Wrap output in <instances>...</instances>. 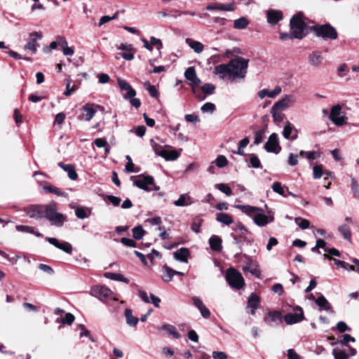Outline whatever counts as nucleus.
<instances>
[{"label": "nucleus", "instance_id": "39", "mask_svg": "<svg viewBox=\"0 0 359 359\" xmlns=\"http://www.w3.org/2000/svg\"><path fill=\"white\" fill-rule=\"evenodd\" d=\"M216 220L225 225H230L233 222V219L231 215L222 212L217 214Z\"/></svg>", "mask_w": 359, "mask_h": 359}, {"label": "nucleus", "instance_id": "56", "mask_svg": "<svg viewBox=\"0 0 359 359\" xmlns=\"http://www.w3.org/2000/svg\"><path fill=\"white\" fill-rule=\"evenodd\" d=\"M272 189L274 192H276L284 197H286V195L285 194L284 189L280 182H273V184H272Z\"/></svg>", "mask_w": 359, "mask_h": 359}, {"label": "nucleus", "instance_id": "43", "mask_svg": "<svg viewBox=\"0 0 359 359\" xmlns=\"http://www.w3.org/2000/svg\"><path fill=\"white\" fill-rule=\"evenodd\" d=\"M104 276L107 278H109L111 280L121 281V282H123L125 283H129V280L128 278H125L121 273L108 272V273H104Z\"/></svg>", "mask_w": 359, "mask_h": 359}, {"label": "nucleus", "instance_id": "7", "mask_svg": "<svg viewBox=\"0 0 359 359\" xmlns=\"http://www.w3.org/2000/svg\"><path fill=\"white\" fill-rule=\"evenodd\" d=\"M329 118L337 126L346 125L348 120V118L341 111V107L339 104H336L332 107Z\"/></svg>", "mask_w": 359, "mask_h": 359}, {"label": "nucleus", "instance_id": "30", "mask_svg": "<svg viewBox=\"0 0 359 359\" xmlns=\"http://www.w3.org/2000/svg\"><path fill=\"white\" fill-rule=\"evenodd\" d=\"M124 314H125V317H126V323L130 327H136L139 322V319H138V318H137L133 315L132 310L130 309H126L125 311H124Z\"/></svg>", "mask_w": 359, "mask_h": 359}, {"label": "nucleus", "instance_id": "47", "mask_svg": "<svg viewBox=\"0 0 359 359\" xmlns=\"http://www.w3.org/2000/svg\"><path fill=\"white\" fill-rule=\"evenodd\" d=\"M43 189L46 191H47V192H50V193L54 194H55L57 196H64V197H65L67 195L65 192L62 191L58 188H57L55 187H53V186H50V185L45 186L43 187Z\"/></svg>", "mask_w": 359, "mask_h": 359}, {"label": "nucleus", "instance_id": "40", "mask_svg": "<svg viewBox=\"0 0 359 359\" xmlns=\"http://www.w3.org/2000/svg\"><path fill=\"white\" fill-rule=\"evenodd\" d=\"M161 329L165 330L168 334L172 335L175 339H180L181 337L176 327L172 325L165 324L161 327Z\"/></svg>", "mask_w": 359, "mask_h": 359}, {"label": "nucleus", "instance_id": "53", "mask_svg": "<svg viewBox=\"0 0 359 359\" xmlns=\"http://www.w3.org/2000/svg\"><path fill=\"white\" fill-rule=\"evenodd\" d=\"M332 355H334V359H348V355L344 351L338 348L333 349Z\"/></svg>", "mask_w": 359, "mask_h": 359}, {"label": "nucleus", "instance_id": "16", "mask_svg": "<svg viewBox=\"0 0 359 359\" xmlns=\"http://www.w3.org/2000/svg\"><path fill=\"white\" fill-rule=\"evenodd\" d=\"M245 264L243 266L244 272H250L256 277H259L261 272L258 268V264L249 257L245 256Z\"/></svg>", "mask_w": 359, "mask_h": 359}, {"label": "nucleus", "instance_id": "32", "mask_svg": "<svg viewBox=\"0 0 359 359\" xmlns=\"http://www.w3.org/2000/svg\"><path fill=\"white\" fill-rule=\"evenodd\" d=\"M193 203L191 198L187 194H181L179 198L174 201V205L177 207L188 206Z\"/></svg>", "mask_w": 359, "mask_h": 359}, {"label": "nucleus", "instance_id": "29", "mask_svg": "<svg viewBox=\"0 0 359 359\" xmlns=\"http://www.w3.org/2000/svg\"><path fill=\"white\" fill-rule=\"evenodd\" d=\"M58 165L67 172L68 177H69L70 180H76L77 179L78 175H77L76 170L73 165L65 164L62 162H60L58 163Z\"/></svg>", "mask_w": 359, "mask_h": 359}, {"label": "nucleus", "instance_id": "10", "mask_svg": "<svg viewBox=\"0 0 359 359\" xmlns=\"http://www.w3.org/2000/svg\"><path fill=\"white\" fill-rule=\"evenodd\" d=\"M92 292L95 297L98 298L99 299L103 302L107 301L109 299H113L114 300H116V298L112 297V291L104 286L94 287L92 290Z\"/></svg>", "mask_w": 359, "mask_h": 359}, {"label": "nucleus", "instance_id": "28", "mask_svg": "<svg viewBox=\"0 0 359 359\" xmlns=\"http://www.w3.org/2000/svg\"><path fill=\"white\" fill-rule=\"evenodd\" d=\"M283 18V14L280 11L270 10L267 13L268 22L271 25L277 24Z\"/></svg>", "mask_w": 359, "mask_h": 359}, {"label": "nucleus", "instance_id": "46", "mask_svg": "<svg viewBox=\"0 0 359 359\" xmlns=\"http://www.w3.org/2000/svg\"><path fill=\"white\" fill-rule=\"evenodd\" d=\"M338 230L346 240L351 241V233L348 224H344L339 226Z\"/></svg>", "mask_w": 359, "mask_h": 359}, {"label": "nucleus", "instance_id": "63", "mask_svg": "<svg viewBox=\"0 0 359 359\" xmlns=\"http://www.w3.org/2000/svg\"><path fill=\"white\" fill-rule=\"evenodd\" d=\"M313 177L315 179L320 178L323 174L322 165H315L313 168Z\"/></svg>", "mask_w": 359, "mask_h": 359}, {"label": "nucleus", "instance_id": "9", "mask_svg": "<svg viewBox=\"0 0 359 359\" xmlns=\"http://www.w3.org/2000/svg\"><path fill=\"white\" fill-rule=\"evenodd\" d=\"M29 39L28 42L25 45L24 49L25 50H29L32 54L36 53L39 44L37 43L38 40L43 38V35L41 32H34L29 34Z\"/></svg>", "mask_w": 359, "mask_h": 359}, {"label": "nucleus", "instance_id": "44", "mask_svg": "<svg viewBox=\"0 0 359 359\" xmlns=\"http://www.w3.org/2000/svg\"><path fill=\"white\" fill-rule=\"evenodd\" d=\"M316 304L320 308V309L330 311L332 309L330 304L323 295L317 298L316 300Z\"/></svg>", "mask_w": 359, "mask_h": 359}, {"label": "nucleus", "instance_id": "45", "mask_svg": "<svg viewBox=\"0 0 359 359\" xmlns=\"http://www.w3.org/2000/svg\"><path fill=\"white\" fill-rule=\"evenodd\" d=\"M15 229L18 231L29 233L32 234L36 235L37 237H41L42 234L39 232H35L34 229L32 226H26V225H17Z\"/></svg>", "mask_w": 359, "mask_h": 359}, {"label": "nucleus", "instance_id": "20", "mask_svg": "<svg viewBox=\"0 0 359 359\" xmlns=\"http://www.w3.org/2000/svg\"><path fill=\"white\" fill-rule=\"evenodd\" d=\"M264 320L267 325L274 326L281 321L280 313L278 311H270L267 313Z\"/></svg>", "mask_w": 359, "mask_h": 359}, {"label": "nucleus", "instance_id": "55", "mask_svg": "<svg viewBox=\"0 0 359 359\" xmlns=\"http://www.w3.org/2000/svg\"><path fill=\"white\" fill-rule=\"evenodd\" d=\"M203 113L212 114L215 110V105L211 102L205 103L201 108Z\"/></svg>", "mask_w": 359, "mask_h": 359}, {"label": "nucleus", "instance_id": "35", "mask_svg": "<svg viewBox=\"0 0 359 359\" xmlns=\"http://www.w3.org/2000/svg\"><path fill=\"white\" fill-rule=\"evenodd\" d=\"M254 222L259 226H264L269 222L268 217L264 215L262 212H258L253 217Z\"/></svg>", "mask_w": 359, "mask_h": 359}, {"label": "nucleus", "instance_id": "58", "mask_svg": "<svg viewBox=\"0 0 359 359\" xmlns=\"http://www.w3.org/2000/svg\"><path fill=\"white\" fill-rule=\"evenodd\" d=\"M202 91L206 95H212L214 93L215 87L212 83H205L201 87Z\"/></svg>", "mask_w": 359, "mask_h": 359}, {"label": "nucleus", "instance_id": "18", "mask_svg": "<svg viewBox=\"0 0 359 359\" xmlns=\"http://www.w3.org/2000/svg\"><path fill=\"white\" fill-rule=\"evenodd\" d=\"M46 240L54 245L57 248L65 252L66 253L71 254L72 252V246L68 242H59V241L55 238H46Z\"/></svg>", "mask_w": 359, "mask_h": 359}, {"label": "nucleus", "instance_id": "1", "mask_svg": "<svg viewBox=\"0 0 359 359\" xmlns=\"http://www.w3.org/2000/svg\"><path fill=\"white\" fill-rule=\"evenodd\" d=\"M249 60L237 57L230 60L228 64H221L214 69V74L224 79L227 76L232 80L243 79L247 74Z\"/></svg>", "mask_w": 359, "mask_h": 359}, {"label": "nucleus", "instance_id": "62", "mask_svg": "<svg viewBox=\"0 0 359 359\" xmlns=\"http://www.w3.org/2000/svg\"><path fill=\"white\" fill-rule=\"evenodd\" d=\"M74 320V316L70 313H67L65 314V316L62 318V324L72 325Z\"/></svg>", "mask_w": 359, "mask_h": 359}, {"label": "nucleus", "instance_id": "25", "mask_svg": "<svg viewBox=\"0 0 359 359\" xmlns=\"http://www.w3.org/2000/svg\"><path fill=\"white\" fill-rule=\"evenodd\" d=\"M234 208L239 209L243 213L246 214L248 216H252L253 215L255 216L257 212H262V210L261 208L251 206L249 205H235Z\"/></svg>", "mask_w": 359, "mask_h": 359}, {"label": "nucleus", "instance_id": "14", "mask_svg": "<svg viewBox=\"0 0 359 359\" xmlns=\"http://www.w3.org/2000/svg\"><path fill=\"white\" fill-rule=\"evenodd\" d=\"M296 97L293 95H286L281 100L276 102L273 106L281 111H283L294 104Z\"/></svg>", "mask_w": 359, "mask_h": 359}, {"label": "nucleus", "instance_id": "2", "mask_svg": "<svg viewBox=\"0 0 359 359\" xmlns=\"http://www.w3.org/2000/svg\"><path fill=\"white\" fill-rule=\"evenodd\" d=\"M44 217L53 226L61 227L67 221V216L57 212V204L51 202L45 205Z\"/></svg>", "mask_w": 359, "mask_h": 359}, {"label": "nucleus", "instance_id": "12", "mask_svg": "<svg viewBox=\"0 0 359 359\" xmlns=\"http://www.w3.org/2000/svg\"><path fill=\"white\" fill-rule=\"evenodd\" d=\"M25 212L30 218L41 219L44 217L45 206L32 205L25 208Z\"/></svg>", "mask_w": 359, "mask_h": 359}, {"label": "nucleus", "instance_id": "54", "mask_svg": "<svg viewBox=\"0 0 359 359\" xmlns=\"http://www.w3.org/2000/svg\"><path fill=\"white\" fill-rule=\"evenodd\" d=\"M351 188L355 198H359V184L354 177L351 180Z\"/></svg>", "mask_w": 359, "mask_h": 359}, {"label": "nucleus", "instance_id": "36", "mask_svg": "<svg viewBox=\"0 0 359 359\" xmlns=\"http://www.w3.org/2000/svg\"><path fill=\"white\" fill-rule=\"evenodd\" d=\"M175 270L170 268L169 266L165 265L163 267V273H162V280L165 283H169L172 280L173 276H175Z\"/></svg>", "mask_w": 359, "mask_h": 359}, {"label": "nucleus", "instance_id": "6", "mask_svg": "<svg viewBox=\"0 0 359 359\" xmlns=\"http://www.w3.org/2000/svg\"><path fill=\"white\" fill-rule=\"evenodd\" d=\"M313 31L316 36L325 39L334 40L338 36L335 28L330 24L315 26Z\"/></svg>", "mask_w": 359, "mask_h": 359}, {"label": "nucleus", "instance_id": "4", "mask_svg": "<svg viewBox=\"0 0 359 359\" xmlns=\"http://www.w3.org/2000/svg\"><path fill=\"white\" fill-rule=\"evenodd\" d=\"M225 277L229 285L235 290H241L245 285L242 274L234 268L227 269Z\"/></svg>", "mask_w": 359, "mask_h": 359}, {"label": "nucleus", "instance_id": "57", "mask_svg": "<svg viewBox=\"0 0 359 359\" xmlns=\"http://www.w3.org/2000/svg\"><path fill=\"white\" fill-rule=\"evenodd\" d=\"M146 89L149 93L150 95L153 97H157L158 95V93L156 87L153 85H151L149 82H146L144 84Z\"/></svg>", "mask_w": 359, "mask_h": 359}, {"label": "nucleus", "instance_id": "26", "mask_svg": "<svg viewBox=\"0 0 359 359\" xmlns=\"http://www.w3.org/2000/svg\"><path fill=\"white\" fill-rule=\"evenodd\" d=\"M323 61V57L320 52L314 51L311 53L309 56V64L314 67H318L320 66Z\"/></svg>", "mask_w": 359, "mask_h": 359}, {"label": "nucleus", "instance_id": "60", "mask_svg": "<svg viewBox=\"0 0 359 359\" xmlns=\"http://www.w3.org/2000/svg\"><path fill=\"white\" fill-rule=\"evenodd\" d=\"M264 131L263 130H257L255 133L254 144L256 145L259 144L264 140Z\"/></svg>", "mask_w": 359, "mask_h": 359}, {"label": "nucleus", "instance_id": "21", "mask_svg": "<svg viewBox=\"0 0 359 359\" xmlns=\"http://www.w3.org/2000/svg\"><path fill=\"white\" fill-rule=\"evenodd\" d=\"M118 85L121 90H126L127 93L123 95V97H135L136 91L132 88L128 82L122 79H118Z\"/></svg>", "mask_w": 359, "mask_h": 359}, {"label": "nucleus", "instance_id": "33", "mask_svg": "<svg viewBox=\"0 0 359 359\" xmlns=\"http://www.w3.org/2000/svg\"><path fill=\"white\" fill-rule=\"evenodd\" d=\"M186 43L196 53H201L204 50L203 44L199 41L187 38L186 39Z\"/></svg>", "mask_w": 359, "mask_h": 359}, {"label": "nucleus", "instance_id": "52", "mask_svg": "<svg viewBox=\"0 0 359 359\" xmlns=\"http://www.w3.org/2000/svg\"><path fill=\"white\" fill-rule=\"evenodd\" d=\"M215 187L219 189L220 191L225 194L226 196H230L232 194V191L230 187L226 184H217Z\"/></svg>", "mask_w": 359, "mask_h": 359}, {"label": "nucleus", "instance_id": "50", "mask_svg": "<svg viewBox=\"0 0 359 359\" xmlns=\"http://www.w3.org/2000/svg\"><path fill=\"white\" fill-rule=\"evenodd\" d=\"M299 156L302 157H306L309 160H314L319 157V154L316 151H300Z\"/></svg>", "mask_w": 359, "mask_h": 359}, {"label": "nucleus", "instance_id": "59", "mask_svg": "<svg viewBox=\"0 0 359 359\" xmlns=\"http://www.w3.org/2000/svg\"><path fill=\"white\" fill-rule=\"evenodd\" d=\"M215 163H216V165L219 168H224L225 167L227 163H228V160L227 158L223 156V155H219L217 156V158H216L215 160Z\"/></svg>", "mask_w": 359, "mask_h": 359}, {"label": "nucleus", "instance_id": "22", "mask_svg": "<svg viewBox=\"0 0 359 359\" xmlns=\"http://www.w3.org/2000/svg\"><path fill=\"white\" fill-rule=\"evenodd\" d=\"M118 50H123L124 52L121 54L123 59L130 61L134 58V54L133 53V46L131 44L122 43L119 46L117 47Z\"/></svg>", "mask_w": 359, "mask_h": 359}, {"label": "nucleus", "instance_id": "15", "mask_svg": "<svg viewBox=\"0 0 359 359\" xmlns=\"http://www.w3.org/2000/svg\"><path fill=\"white\" fill-rule=\"evenodd\" d=\"M100 107L99 105L94 104H86L83 106L82 110L83 111L81 116H79L80 120H85L86 121H90L95 116L96 113L95 108Z\"/></svg>", "mask_w": 359, "mask_h": 359}, {"label": "nucleus", "instance_id": "41", "mask_svg": "<svg viewBox=\"0 0 359 359\" xmlns=\"http://www.w3.org/2000/svg\"><path fill=\"white\" fill-rule=\"evenodd\" d=\"M249 23L250 22L246 17H241L233 21V27L236 29H243L248 26Z\"/></svg>", "mask_w": 359, "mask_h": 359}, {"label": "nucleus", "instance_id": "19", "mask_svg": "<svg viewBox=\"0 0 359 359\" xmlns=\"http://www.w3.org/2000/svg\"><path fill=\"white\" fill-rule=\"evenodd\" d=\"M193 304L200 311L201 316L205 318H209L210 316V310L204 305L202 300L198 297H192Z\"/></svg>", "mask_w": 359, "mask_h": 359}, {"label": "nucleus", "instance_id": "5", "mask_svg": "<svg viewBox=\"0 0 359 359\" xmlns=\"http://www.w3.org/2000/svg\"><path fill=\"white\" fill-rule=\"evenodd\" d=\"M131 180L133 181L134 185L147 191L159 189L158 187L155 186L154 180L151 176H132Z\"/></svg>", "mask_w": 359, "mask_h": 359}, {"label": "nucleus", "instance_id": "27", "mask_svg": "<svg viewBox=\"0 0 359 359\" xmlns=\"http://www.w3.org/2000/svg\"><path fill=\"white\" fill-rule=\"evenodd\" d=\"M259 302L260 299L259 297L255 293H252L248 297V306L251 309L250 313L252 316L255 314V310L258 308Z\"/></svg>", "mask_w": 359, "mask_h": 359}, {"label": "nucleus", "instance_id": "64", "mask_svg": "<svg viewBox=\"0 0 359 359\" xmlns=\"http://www.w3.org/2000/svg\"><path fill=\"white\" fill-rule=\"evenodd\" d=\"M250 162L251 166L254 168H258L261 166L260 161L256 155H254V154L252 155V156L250 159Z\"/></svg>", "mask_w": 359, "mask_h": 359}, {"label": "nucleus", "instance_id": "49", "mask_svg": "<svg viewBox=\"0 0 359 359\" xmlns=\"http://www.w3.org/2000/svg\"><path fill=\"white\" fill-rule=\"evenodd\" d=\"M151 146L156 155L161 157L164 156L165 154V149L163 146L154 142V141H151Z\"/></svg>", "mask_w": 359, "mask_h": 359}, {"label": "nucleus", "instance_id": "3", "mask_svg": "<svg viewBox=\"0 0 359 359\" xmlns=\"http://www.w3.org/2000/svg\"><path fill=\"white\" fill-rule=\"evenodd\" d=\"M306 27V25L300 14H297L291 18L290 31L294 39H303L306 34L305 32Z\"/></svg>", "mask_w": 359, "mask_h": 359}, {"label": "nucleus", "instance_id": "17", "mask_svg": "<svg viewBox=\"0 0 359 359\" xmlns=\"http://www.w3.org/2000/svg\"><path fill=\"white\" fill-rule=\"evenodd\" d=\"M282 135L284 138L294 141L298 137V130L290 121H286Z\"/></svg>", "mask_w": 359, "mask_h": 359}, {"label": "nucleus", "instance_id": "31", "mask_svg": "<svg viewBox=\"0 0 359 359\" xmlns=\"http://www.w3.org/2000/svg\"><path fill=\"white\" fill-rule=\"evenodd\" d=\"M92 213V209L87 207H77L75 209V215L77 218L83 219L90 216Z\"/></svg>", "mask_w": 359, "mask_h": 359}, {"label": "nucleus", "instance_id": "51", "mask_svg": "<svg viewBox=\"0 0 359 359\" xmlns=\"http://www.w3.org/2000/svg\"><path fill=\"white\" fill-rule=\"evenodd\" d=\"M295 223L302 229H306L310 226V222L306 219H302L301 217H296Z\"/></svg>", "mask_w": 359, "mask_h": 359}, {"label": "nucleus", "instance_id": "42", "mask_svg": "<svg viewBox=\"0 0 359 359\" xmlns=\"http://www.w3.org/2000/svg\"><path fill=\"white\" fill-rule=\"evenodd\" d=\"M182 150V149H180L179 151L165 149V154L164 155V156H163V158H165L166 161H175L179 158Z\"/></svg>", "mask_w": 359, "mask_h": 359}, {"label": "nucleus", "instance_id": "23", "mask_svg": "<svg viewBox=\"0 0 359 359\" xmlns=\"http://www.w3.org/2000/svg\"><path fill=\"white\" fill-rule=\"evenodd\" d=\"M208 11H235V6L233 4H221L216 3L215 4L208 5L206 7Z\"/></svg>", "mask_w": 359, "mask_h": 359}, {"label": "nucleus", "instance_id": "34", "mask_svg": "<svg viewBox=\"0 0 359 359\" xmlns=\"http://www.w3.org/2000/svg\"><path fill=\"white\" fill-rule=\"evenodd\" d=\"M189 252L187 248H182L174 253V258L182 262H187Z\"/></svg>", "mask_w": 359, "mask_h": 359}, {"label": "nucleus", "instance_id": "11", "mask_svg": "<svg viewBox=\"0 0 359 359\" xmlns=\"http://www.w3.org/2000/svg\"><path fill=\"white\" fill-rule=\"evenodd\" d=\"M264 149L268 152L274 154H278L281 150V147L279 144V139L276 133H272L266 144H264Z\"/></svg>", "mask_w": 359, "mask_h": 359}, {"label": "nucleus", "instance_id": "24", "mask_svg": "<svg viewBox=\"0 0 359 359\" xmlns=\"http://www.w3.org/2000/svg\"><path fill=\"white\" fill-rule=\"evenodd\" d=\"M282 91L281 88L279 86L275 87L272 90L268 89H262L258 92V96L261 99H264L265 97L273 98L278 95Z\"/></svg>", "mask_w": 359, "mask_h": 359}, {"label": "nucleus", "instance_id": "8", "mask_svg": "<svg viewBox=\"0 0 359 359\" xmlns=\"http://www.w3.org/2000/svg\"><path fill=\"white\" fill-rule=\"evenodd\" d=\"M185 79L189 81L193 93L197 96L196 88L198 87L201 83V79L198 77L194 67H190L187 68L184 72Z\"/></svg>", "mask_w": 359, "mask_h": 359}, {"label": "nucleus", "instance_id": "13", "mask_svg": "<svg viewBox=\"0 0 359 359\" xmlns=\"http://www.w3.org/2000/svg\"><path fill=\"white\" fill-rule=\"evenodd\" d=\"M304 319L303 310L300 307H297L294 313H290L284 316L285 323L288 325H292L301 322Z\"/></svg>", "mask_w": 359, "mask_h": 359}, {"label": "nucleus", "instance_id": "37", "mask_svg": "<svg viewBox=\"0 0 359 359\" xmlns=\"http://www.w3.org/2000/svg\"><path fill=\"white\" fill-rule=\"evenodd\" d=\"M210 248L215 251L222 250V239L217 236H212L209 239Z\"/></svg>", "mask_w": 359, "mask_h": 359}, {"label": "nucleus", "instance_id": "38", "mask_svg": "<svg viewBox=\"0 0 359 359\" xmlns=\"http://www.w3.org/2000/svg\"><path fill=\"white\" fill-rule=\"evenodd\" d=\"M283 111L276 108V107L273 106L271 109V114L272 115L273 121L276 124H279L283 121L284 114L282 113Z\"/></svg>", "mask_w": 359, "mask_h": 359}, {"label": "nucleus", "instance_id": "48", "mask_svg": "<svg viewBox=\"0 0 359 359\" xmlns=\"http://www.w3.org/2000/svg\"><path fill=\"white\" fill-rule=\"evenodd\" d=\"M144 233L145 231L142 226H137L133 229V236L136 240H140Z\"/></svg>", "mask_w": 359, "mask_h": 359}, {"label": "nucleus", "instance_id": "61", "mask_svg": "<svg viewBox=\"0 0 359 359\" xmlns=\"http://www.w3.org/2000/svg\"><path fill=\"white\" fill-rule=\"evenodd\" d=\"M78 89V86L76 85L70 86V81H68L66 85V90L64 92V95L65 96H70L72 93Z\"/></svg>", "mask_w": 359, "mask_h": 359}]
</instances>
